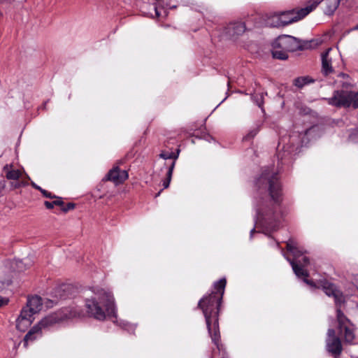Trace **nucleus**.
Segmentation results:
<instances>
[{
  "instance_id": "obj_14",
  "label": "nucleus",
  "mask_w": 358,
  "mask_h": 358,
  "mask_svg": "<svg viewBox=\"0 0 358 358\" xmlns=\"http://www.w3.org/2000/svg\"><path fill=\"white\" fill-rule=\"evenodd\" d=\"M107 177L108 180L113 181L115 184H120L128 178V173L126 171L120 170L116 167L109 171Z\"/></svg>"
},
{
  "instance_id": "obj_11",
  "label": "nucleus",
  "mask_w": 358,
  "mask_h": 358,
  "mask_svg": "<svg viewBox=\"0 0 358 358\" xmlns=\"http://www.w3.org/2000/svg\"><path fill=\"white\" fill-rule=\"evenodd\" d=\"M327 101L331 106L348 108L350 106V91L336 90Z\"/></svg>"
},
{
  "instance_id": "obj_25",
  "label": "nucleus",
  "mask_w": 358,
  "mask_h": 358,
  "mask_svg": "<svg viewBox=\"0 0 358 358\" xmlns=\"http://www.w3.org/2000/svg\"><path fill=\"white\" fill-rule=\"evenodd\" d=\"M178 153L179 151H178V153L176 155L173 152L168 153V152H162L160 154V157L167 159H176L178 157Z\"/></svg>"
},
{
  "instance_id": "obj_21",
  "label": "nucleus",
  "mask_w": 358,
  "mask_h": 358,
  "mask_svg": "<svg viewBox=\"0 0 358 358\" xmlns=\"http://www.w3.org/2000/svg\"><path fill=\"white\" fill-rule=\"evenodd\" d=\"M272 52L273 57L279 59H286L288 57L287 50L279 48H273Z\"/></svg>"
},
{
  "instance_id": "obj_39",
  "label": "nucleus",
  "mask_w": 358,
  "mask_h": 358,
  "mask_svg": "<svg viewBox=\"0 0 358 358\" xmlns=\"http://www.w3.org/2000/svg\"><path fill=\"white\" fill-rule=\"evenodd\" d=\"M222 358H227V357H222Z\"/></svg>"
},
{
  "instance_id": "obj_6",
  "label": "nucleus",
  "mask_w": 358,
  "mask_h": 358,
  "mask_svg": "<svg viewBox=\"0 0 358 358\" xmlns=\"http://www.w3.org/2000/svg\"><path fill=\"white\" fill-rule=\"evenodd\" d=\"M287 249L293 255L295 259H297L303 253V251L299 248L297 243L292 239H289L287 242ZM285 258L289 262L294 273L297 276L307 277L308 275V272L303 268V266H306L309 264V259L307 257H303V263H301L300 260H290L286 257Z\"/></svg>"
},
{
  "instance_id": "obj_8",
  "label": "nucleus",
  "mask_w": 358,
  "mask_h": 358,
  "mask_svg": "<svg viewBox=\"0 0 358 358\" xmlns=\"http://www.w3.org/2000/svg\"><path fill=\"white\" fill-rule=\"evenodd\" d=\"M337 320L338 322L339 334L344 337L347 343H351L355 338L354 328L340 309H337Z\"/></svg>"
},
{
  "instance_id": "obj_4",
  "label": "nucleus",
  "mask_w": 358,
  "mask_h": 358,
  "mask_svg": "<svg viewBox=\"0 0 358 358\" xmlns=\"http://www.w3.org/2000/svg\"><path fill=\"white\" fill-rule=\"evenodd\" d=\"M83 315L82 311L77 308H65L59 312L52 313L42 319L36 325L34 326L26 334L24 338V346L27 347V343L35 340L41 335L43 329L49 328L59 322L67 319L79 317Z\"/></svg>"
},
{
  "instance_id": "obj_23",
  "label": "nucleus",
  "mask_w": 358,
  "mask_h": 358,
  "mask_svg": "<svg viewBox=\"0 0 358 358\" xmlns=\"http://www.w3.org/2000/svg\"><path fill=\"white\" fill-rule=\"evenodd\" d=\"M174 166H175V162H173L171 164V165L170 166V167L169 168L168 172L166 173L167 178L163 182V186L164 188H167L169 186Z\"/></svg>"
},
{
  "instance_id": "obj_3",
  "label": "nucleus",
  "mask_w": 358,
  "mask_h": 358,
  "mask_svg": "<svg viewBox=\"0 0 358 358\" xmlns=\"http://www.w3.org/2000/svg\"><path fill=\"white\" fill-rule=\"evenodd\" d=\"M92 295L85 299V307L90 316L103 320L115 314L114 299L110 292L101 288L92 291Z\"/></svg>"
},
{
  "instance_id": "obj_27",
  "label": "nucleus",
  "mask_w": 358,
  "mask_h": 358,
  "mask_svg": "<svg viewBox=\"0 0 358 358\" xmlns=\"http://www.w3.org/2000/svg\"><path fill=\"white\" fill-rule=\"evenodd\" d=\"M8 301L9 300L8 298L0 296V307L7 305Z\"/></svg>"
},
{
  "instance_id": "obj_34",
  "label": "nucleus",
  "mask_w": 358,
  "mask_h": 358,
  "mask_svg": "<svg viewBox=\"0 0 358 358\" xmlns=\"http://www.w3.org/2000/svg\"><path fill=\"white\" fill-rule=\"evenodd\" d=\"M31 185L36 189H38V190H41V187L39 186H38L37 185H36L34 182H31Z\"/></svg>"
},
{
  "instance_id": "obj_7",
  "label": "nucleus",
  "mask_w": 358,
  "mask_h": 358,
  "mask_svg": "<svg viewBox=\"0 0 358 358\" xmlns=\"http://www.w3.org/2000/svg\"><path fill=\"white\" fill-rule=\"evenodd\" d=\"M320 3V0H315L311 4L299 10H287L280 13L282 26L298 21L313 11Z\"/></svg>"
},
{
  "instance_id": "obj_30",
  "label": "nucleus",
  "mask_w": 358,
  "mask_h": 358,
  "mask_svg": "<svg viewBox=\"0 0 358 358\" xmlns=\"http://www.w3.org/2000/svg\"><path fill=\"white\" fill-rule=\"evenodd\" d=\"M40 191L42 192V194H43L45 196H46V197H51L50 194V193H48L46 190L43 189H41V190H40Z\"/></svg>"
},
{
  "instance_id": "obj_2",
  "label": "nucleus",
  "mask_w": 358,
  "mask_h": 358,
  "mask_svg": "<svg viewBox=\"0 0 358 358\" xmlns=\"http://www.w3.org/2000/svg\"><path fill=\"white\" fill-rule=\"evenodd\" d=\"M226 280H220L215 283V292H213L208 296L204 297L199 302V307L202 309L204 315L208 333L212 341L220 350V331L218 327V309L222 295L224 292Z\"/></svg>"
},
{
  "instance_id": "obj_24",
  "label": "nucleus",
  "mask_w": 358,
  "mask_h": 358,
  "mask_svg": "<svg viewBox=\"0 0 358 358\" xmlns=\"http://www.w3.org/2000/svg\"><path fill=\"white\" fill-rule=\"evenodd\" d=\"M356 108H358V92L350 91V106Z\"/></svg>"
},
{
  "instance_id": "obj_15",
  "label": "nucleus",
  "mask_w": 358,
  "mask_h": 358,
  "mask_svg": "<svg viewBox=\"0 0 358 358\" xmlns=\"http://www.w3.org/2000/svg\"><path fill=\"white\" fill-rule=\"evenodd\" d=\"M245 31V25L243 22L230 23L226 27V34L231 38H235L243 34Z\"/></svg>"
},
{
  "instance_id": "obj_36",
  "label": "nucleus",
  "mask_w": 358,
  "mask_h": 358,
  "mask_svg": "<svg viewBox=\"0 0 358 358\" xmlns=\"http://www.w3.org/2000/svg\"><path fill=\"white\" fill-rule=\"evenodd\" d=\"M20 186V183L17 182L15 185V187H19Z\"/></svg>"
},
{
  "instance_id": "obj_13",
  "label": "nucleus",
  "mask_w": 358,
  "mask_h": 358,
  "mask_svg": "<svg viewBox=\"0 0 358 358\" xmlns=\"http://www.w3.org/2000/svg\"><path fill=\"white\" fill-rule=\"evenodd\" d=\"M327 348L329 352L335 356L339 355L342 351L341 341L335 336L334 329H329L327 333Z\"/></svg>"
},
{
  "instance_id": "obj_32",
  "label": "nucleus",
  "mask_w": 358,
  "mask_h": 358,
  "mask_svg": "<svg viewBox=\"0 0 358 358\" xmlns=\"http://www.w3.org/2000/svg\"><path fill=\"white\" fill-rule=\"evenodd\" d=\"M55 203V206H62L63 204V202L60 200H56L53 201Z\"/></svg>"
},
{
  "instance_id": "obj_33",
  "label": "nucleus",
  "mask_w": 358,
  "mask_h": 358,
  "mask_svg": "<svg viewBox=\"0 0 358 358\" xmlns=\"http://www.w3.org/2000/svg\"><path fill=\"white\" fill-rule=\"evenodd\" d=\"M304 282L308 284V285H310L311 286H315V284L312 282V281H310L308 279H304Z\"/></svg>"
},
{
  "instance_id": "obj_5",
  "label": "nucleus",
  "mask_w": 358,
  "mask_h": 358,
  "mask_svg": "<svg viewBox=\"0 0 358 358\" xmlns=\"http://www.w3.org/2000/svg\"><path fill=\"white\" fill-rule=\"evenodd\" d=\"M321 41L313 40L310 41H302L294 36L282 35L276 38L273 43V48H279L294 52L298 50H303L313 48L318 45Z\"/></svg>"
},
{
  "instance_id": "obj_37",
  "label": "nucleus",
  "mask_w": 358,
  "mask_h": 358,
  "mask_svg": "<svg viewBox=\"0 0 358 358\" xmlns=\"http://www.w3.org/2000/svg\"><path fill=\"white\" fill-rule=\"evenodd\" d=\"M254 232H255V229H252V230H251V231H250V235L252 236V234H253Z\"/></svg>"
},
{
  "instance_id": "obj_28",
  "label": "nucleus",
  "mask_w": 358,
  "mask_h": 358,
  "mask_svg": "<svg viewBox=\"0 0 358 358\" xmlns=\"http://www.w3.org/2000/svg\"><path fill=\"white\" fill-rule=\"evenodd\" d=\"M44 204H45V207L48 209L52 208L55 206V203L53 201L52 202L45 201Z\"/></svg>"
},
{
  "instance_id": "obj_18",
  "label": "nucleus",
  "mask_w": 358,
  "mask_h": 358,
  "mask_svg": "<svg viewBox=\"0 0 358 358\" xmlns=\"http://www.w3.org/2000/svg\"><path fill=\"white\" fill-rule=\"evenodd\" d=\"M315 0H310L308 1L307 5L311 4ZM323 1L324 5V11L326 14H332L338 8L340 0H320V2Z\"/></svg>"
},
{
  "instance_id": "obj_12",
  "label": "nucleus",
  "mask_w": 358,
  "mask_h": 358,
  "mask_svg": "<svg viewBox=\"0 0 358 358\" xmlns=\"http://www.w3.org/2000/svg\"><path fill=\"white\" fill-rule=\"evenodd\" d=\"M34 315L27 308H23L16 320V328L22 332L25 331L33 322Z\"/></svg>"
},
{
  "instance_id": "obj_38",
  "label": "nucleus",
  "mask_w": 358,
  "mask_h": 358,
  "mask_svg": "<svg viewBox=\"0 0 358 358\" xmlns=\"http://www.w3.org/2000/svg\"><path fill=\"white\" fill-rule=\"evenodd\" d=\"M355 29H358V26H357Z\"/></svg>"
},
{
  "instance_id": "obj_17",
  "label": "nucleus",
  "mask_w": 358,
  "mask_h": 358,
  "mask_svg": "<svg viewBox=\"0 0 358 358\" xmlns=\"http://www.w3.org/2000/svg\"><path fill=\"white\" fill-rule=\"evenodd\" d=\"M41 299L37 296L29 298L27 306L24 307V308H27L33 315L38 313L41 310Z\"/></svg>"
},
{
  "instance_id": "obj_19",
  "label": "nucleus",
  "mask_w": 358,
  "mask_h": 358,
  "mask_svg": "<svg viewBox=\"0 0 358 358\" xmlns=\"http://www.w3.org/2000/svg\"><path fill=\"white\" fill-rule=\"evenodd\" d=\"M3 173L8 180H16L20 178L22 172L13 168L12 165L7 164L3 167Z\"/></svg>"
},
{
  "instance_id": "obj_29",
  "label": "nucleus",
  "mask_w": 358,
  "mask_h": 358,
  "mask_svg": "<svg viewBox=\"0 0 358 358\" xmlns=\"http://www.w3.org/2000/svg\"><path fill=\"white\" fill-rule=\"evenodd\" d=\"M74 206H75V205L73 203H68L66 208H64L63 210L64 211H67L69 210L73 209L74 208Z\"/></svg>"
},
{
  "instance_id": "obj_10",
  "label": "nucleus",
  "mask_w": 358,
  "mask_h": 358,
  "mask_svg": "<svg viewBox=\"0 0 358 358\" xmlns=\"http://www.w3.org/2000/svg\"><path fill=\"white\" fill-rule=\"evenodd\" d=\"M14 265L17 266L19 271L22 270L21 262H8L4 266L0 267V291L12 283Z\"/></svg>"
},
{
  "instance_id": "obj_16",
  "label": "nucleus",
  "mask_w": 358,
  "mask_h": 358,
  "mask_svg": "<svg viewBox=\"0 0 358 358\" xmlns=\"http://www.w3.org/2000/svg\"><path fill=\"white\" fill-rule=\"evenodd\" d=\"M325 294L329 296H333L336 303H341L344 301L342 293L336 289L334 285L326 283L323 287Z\"/></svg>"
},
{
  "instance_id": "obj_9",
  "label": "nucleus",
  "mask_w": 358,
  "mask_h": 358,
  "mask_svg": "<svg viewBox=\"0 0 358 358\" xmlns=\"http://www.w3.org/2000/svg\"><path fill=\"white\" fill-rule=\"evenodd\" d=\"M341 60V56L336 50L329 48L322 55V71L325 75L333 72L334 69Z\"/></svg>"
},
{
  "instance_id": "obj_31",
  "label": "nucleus",
  "mask_w": 358,
  "mask_h": 358,
  "mask_svg": "<svg viewBox=\"0 0 358 358\" xmlns=\"http://www.w3.org/2000/svg\"><path fill=\"white\" fill-rule=\"evenodd\" d=\"M258 96H259V98H258V99L257 100V103L259 106H261L262 104V95L259 94Z\"/></svg>"
},
{
  "instance_id": "obj_20",
  "label": "nucleus",
  "mask_w": 358,
  "mask_h": 358,
  "mask_svg": "<svg viewBox=\"0 0 358 358\" xmlns=\"http://www.w3.org/2000/svg\"><path fill=\"white\" fill-rule=\"evenodd\" d=\"M266 24L272 27H283L280 13L270 15L267 17Z\"/></svg>"
},
{
  "instance_id": "obj_22",
  "label": "nucleus",
  "mask_w": 358,
  "mask_h": 358,
  "mask_svg": "<svg viewBox=\"0 0 358 358\" xmlns=\"http://www.w3.org/2000/svg\"><path fill=\"white\" fill-rule=\"evenodd\" d=\"M313 80L312 79H310L309 77L308 76H305V77H299V78H297L296 79H294V84L299 87V88H301L303 87L305 85L308 84V83H312Z\"/></svg>"
},
{
  "instance_id": "obj_35",
  "label": "nucleus",
  "mask_w": 358,
  "mask_h": 358,
  "mask_svg": "<svg viewBox=\"0 0 358 358\" xmlns=\"http://www.w3.org/2000/svg\"><path fill=\"white\" fill-rule=\"evenodd\" d=\"M155 15H156V16H157V17H159L160 16V14H159V11H158V9H157V7H155Z\"/></svg>"
},
{
  "instance_id": "obj_1",
  "label": "nucleus",
  "mask_w": 358,
  "mask_h": 358,
  "mask_svg": "<svg viewBox=\"0 0 358 358\" xmlns=\"http://www.w3.org/2000/svg\"><path fill=\"white\" fill-rule=\"evenodd\" d=\"M256 185L259 189L266 190L273 201V203L262 201L257 206V222L274 230L275 224L280 222L282 217L279 206L281 187L274 167L264 169L257 178Z\"/></svg>"
},
{
  "instance_id": "obj_26",
  "label": "nucleus",
  "mask_w": 358,
  "mask_h": 358,
  "mask_svg": "<svg viewBox=\"0 0 358 358\" xmlns=\"http://www.w3.org/2000/svg\"><path fill=\"white\" fill-rule=\"evenodd\" d=\"M259 129L260 128L259 126L256 127L248 133L246 138H253L259 132Z\"/></svg>"
}]
</instances>
